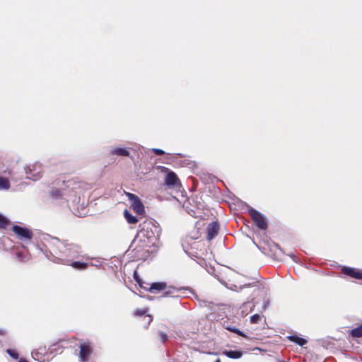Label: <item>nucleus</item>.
Segmentation results:
<instances>
[{
	"label": "nucleus",
	"instance_id": "b1692460",
	"mask_svg": "<svg viewBox=\"0 0 362 362\" xmlns=\"http://www.w3.org/2000/svg\"><path fill=\"white\" fill-rule=\"evenodd\" d=\"M226 329L232 332L238 334L239 336L246 337L245 334L243 332H241L240 329H237L235 327H227Z\"/></svg>",
	"mask_w": 362,
	"mask_h": 362
},
{
	"label": "nucleus",
	"instance_id": "aec40b11",
	"mask_svg": "<svg viewBox=\"0 0 362 362\" xmlns=\"http://www.w3.org/2000/svg\"><path fill=\"white\" fill-rule=\"evenodd\" d=\"M10 187V182L8 179L0 176V189H8Z\"/></svg>",
	"mask_w": 362,
	"mask_h": 362
},
{
	"label": "nucleus",
	"instance_id": "c756f323",
	"mask_svg": "<svg viewBox=\"0 0 362 362\" xmlns=\"http://www.w3.org/2000/svg\"><path fill=\"white\" fill-rule=\"evenodd\" d=\"M153 151L155 152L157 155H163L164 154V151L159 148H153Z\"/></svg>",
	"mask_w": 362,
	"mask_h": 362
},
{
	"label": "nucleus",
	"instance_id": "6ab92c4d",
	"mask_svg": "<svg viewBox=\"0 0 362 362\" xmlns=\"http://www.w3.org/2000/svg\"><path fill=\"white\" fill-rule=\"evenodd\" d=\"M124 216L129 223L134 224L138 222L137 218L132 216L127 209L124 211Z\"/></svg>",
	"mask_w": 362,
	"mask_h": 362
},
{
	"label": "nucleus",
	"instance_id": "2f4dec72",
	"mask_svg": "<svg viewBox=\"0 0 362 362\" xmlns=\"http://www.w3.org/2000/svg\"><path fill=\"white\" fill-rule=\"evenodd\" d=\"M215 362H221V361H220V359H219V358H218V359H216V361H215Z\"/></svg>",
	"mask_w": 362,
	"mask_h": 362
},
{
	"label": "nucleus",
	"instance_id": "7ed1b4c3",
	"mask_svg": "<svg viewBox=\"0 0 362 362\" xmlns=\"http://www.w3.org/2000/svg\"><path fill=\"white\" fill-rule=\"evenodd\" d=\"M85 183L77 180H69L66 182V189H64L62 191L55 190L52 192L53 197H69L72 196H76L80 194L81 189L84 187Z\"/></svg>",
	"mask_w": 362,
	"mask_h": 362
},
{
	"label": "nucleus",
	"instance_id": "f257e3e1",
	"mask_svg": "<svg viewBox=\"0 0 362 362\" xmlns=\"http://www.w3.org/2000/svg\"><path fill=\"white\" fill-rule=\"evenodd\" d=\"M46 246L54 257V261L58 260L64 264H68L72 259L79 257L82 252L79 245L61 241L54 237L47 240Z\"/></svg>",
	"mask_w": 362,
	"mask_h": 362
},
{
	"label": "nucleus",
	"instance_id": "9d476101",
	"mask_svg": "<svg viewBox=\"0 0 362 362\" xmlns=\"http://www.w3.org/2000/svg\"><path fill=\"white\" fill-rule=\"evenodd\" d=\"M27 178L32 179L33 180H37L41 177L40 165H35L33 168H28V170H26Z\"/></svg>",
	"mask_w": 362,
	"mask_h": 362
},
{
	"label": "nucleus",
	"instance_id": "7c9ffc66",
	"mask_svg": "<svg viewBox=\"0 0 362 362\" xmlns=\"http://www.w3.org/2000/svg\"><path fill=\"white\" fill-rule=\"evenodd\" d=\"M147 318H148V324H149L151 321H152V317L151 315H148L147 316Z\"/></svg>",
	"mask_w": 362,
	"mask_h": 362
},
{
	"label": "nucleus",
	"instance_id": "ddd939ff",
	"mask_svg": "<svg viewBox=\"0 0 362 362\" xmlns=\"http://www.w3.org/2000/svg\"><path fill=\"white\" fill-rule=\"evenodd\" d=\"M342 272L346 275L357 279H362V272L354 268L344 267L342 268Z\"/></svg>",
	"mask_w": 362,
	"mask_h": 362
},
{
	"label": "nucleus",
	"instance_id": "f3484780",
	"mask_svg": "<svg viewBox=\"0 0 362 362\" xmlns=\"http://www.w3.org/2000/svg\"><path fill=\"white\" fill-rule=\"evenodd\" d=\"M69 265H71L74 269H78V270H84L88 268V264L86 262H70Z\"/></svg>",
	"mask_w": 362,
	"mask_h": 362
},
{
	"label": "nucleus",
	"instance_id": "0eeeda50",
	"mask_svg": "<svg viewBox=\"0 0 362 362\" xmlns=\"http://www.w3.org/2000/svg\"><path fill=\"white\" fill-rule=\"evenodd\" d=\"M12 231L21 240H30L33 237V233L29 229L19 226H13L12 227Z\"/></svg>",
	"mask_w": 362,
	"mask_h": 362
},
{
	"label": "nucleus",
	"instance_id": "39448f33",
	"mask_svg": "<svg viewBox=\"0 0 362 362\" xmlns=\"http://www.w3.org/2000/svg\"><path fill=\"white\" fill-rule=\"evenodd\" d=\"M248 212L252 221L259 229L265 230L267 228L266 218L262 214L251 207L249 209Z\"/></svg>",
	"mask_w": 362,
	"mask_h": 362
},
{
	"label": "nucleus",
	"instance_id": "4468645a",
	"mask_svg": "<svg viewBox=\"0 0 362 362\" xmlns=\"http://www.w3.org/2000/svg\"><path fill=\"white\" fill-rule=\"evenodd\" d=\"M223 354L230 358L237 359L242 357L243 352L239 350H226Z\"/></svg>",
	"mask_w": 362,
	"mask_h": 362
},
{
	"label": "nucleus",
	"instance_id": "1a4fd4ad",
	"mask_svg": "<svg viewBox=\"0 0 362 362\" xmlns=\"http://www.w3.org/2000/svg\"><path fill=\"white\" fill-rule=\"evenodd\" d=\"M165 185L169 187H176L180 185V182L177 176L173 172H170L167 174L165 178Z\"/></svg>",
	"mask_w": 362,
	"mask_h": 362
},
{
	"label": "nucleus",
	"instance_id": "a211bd4d",
	"mask_svg": "<svg viewBox=\"0 0 362 362\" xmlns=\"http://www.w3.org/2000/svg\"><path fill=\"white\" fill-rule=\"evenodd\" d=\"M288 339L291 341L296 343L297 344H298L300 346H303L307 343L306 339L299 337L296 335L289 336Z\"/></svg>",
	"mask_w": 362,
	"mask_h": 362
},
{
	"label": "nucleus",
	"instance_id": "9b49d317",
	"mask_svg": "<svg viewBox=\"0 0 362 362\" xmlns=\"http://www.w3.org/2000/svg\"><path fill=\"white\" fill-rule=\"evenodd\" d=\"M219 226L217 222H211L210 223L206 228L207 230V236L206 238L208 240H211L218 232Z\"/></svg>",
	"mask_w": 362,
	"mask_h": 362
},
{
	"label": "nucleus",
	"instance_id": "f8f14e48",
	"mask_svg": "<svg viewBox=\"0 0 362 362\" xmlns=\"http://www.w3.org/2000/svg\"><path fill=\"white\" fill-rule=\"evenodd\" d=\"M144 244V242L139 243L136 246H133V242L132 243V245L130 247L133 249V251H135V255L138 258H141L144 256V254L146 252H148V247L151 246H146L144 247L142 245Z\"/></svg>",
	"mask_w": 362,
	"mask_h": 362
},
{
	"label": "nucleus",
	"instance_id": "cd10ccee",
	"mask_svg": "<svg viewBox=\"0 0 362 362\" xmlns=\"http://www.w3.org/2000/svg\"><path fill=\"white\" fill-rule=\"evenodd\" d=\"M6 352L14 359H17L18 358V354L11 349H7Z\"/></svg>",
	"mask_w": 362,
	"mask_h": 362
},
{
	"label": "nucleus",
	"instance_id": "6e6552de",
	"mask_svg": "<svg viewBox=\"0 0 362 362\" xmlns=\"http://www.w3.org/2000/svg\"><path fill=\"white\" fill-rule=\"evenodd\" d=\"M92 351V347L90 344L88 342H84L81 344L80 345V354L79 356L81 361H88V356L90 354Z\"/></svg>",
	"mask_w": 362,
	"mask_h": 362
},
{
	"label": "nucleus",
	"instance_id": "393cba45",
	"mask_svg": "<svg viewBox=\"0 0 362 362\" xmlns=\"http://www.w3.org/2000/svg\"><path fill=\"white\" fill-rule=\"evenodd\" d=\"M261 318V315H259V314H255L250 317V322L252 324H256L259 321Z\"/></svg>",
	"mask_w": 362,
	"mask_h": 362
},
{
	"label": "nucleus",
	"instance_id": "20e7f679",
	"mask_svg": "<svg viewBox=\"0 0 362 362\" xmlns=\"http://www.w3.org/2000/svg\"><path fill=\"white\" fill-rule=\"evenodd\" d=\"M254 303H262V310H265L269 304V296L267 290L264 286H259L255 288L253 291Z\"/></svg>",
	"mask_w": 362,
	"mask_h": 362
},
{
	"label": "nucleus",
	"instance_id": "412c9836",
	"mask_svg": "<svg viewBox=\"0 0 362 362\" xmlns=\"http://www.w3.org/2000/svg\"><path fill=\"white\" fill-rule=\"evenodd\" d=\"M134 279L136 280V281L139 284L141 288L148 291L149 288L147 287L148 284H145L141 281V280L138 276L136 272H134Z\"/></svg>",
	"mask_w": 362,
	"mask_h": 362
},
{
	"label": "nucleus",
	"instance_id": "bb28decb",
	"mask_svg": "<svg viewBox=\"0 0 362 362\" xmlns=\"http://www.w3.org/2000/svg\"><path fill=\"white\" fill-rule=\"evenodd\" d=\"M158 336H159L160 340L162 342H165L167 340V339H168V335L165 333L163 332H160L158 333Z\"/></svg>",
	"mask_w": 362,
	"mask_h": 362
},
{
	"label": "nucleus",
	"instance_id": "f03ea898",
	"mask_svg": "<svg viewBox=\"0 0 362 362\" xmlns=\"http://www.w3.org/2000/svg\"><path fill=\"white\" fill-rule=\"evenodd\" d=\"M160 229L153 222L146 223L140 233L133 240V246L144 242L143 247L151 246L156 242Z\"/></svg>",
	"mask_w": 362,
	"mask_h": 362
},
{
	"label": "nucleus",
	"instance_id": "2eb2a0df",
	"mask_svg": "<svg viewBox=\"0 0 362 362\" xmlns=\"http://www.w3.org/2000/svg\"><path fill=\"white\" fill-rule=\"evenodd\" d=\"M166 287V284L164 282H156L151 284V286L148 288V291L151 293H156L157 291L165 289Z\"/></svg>",
	"mask_w": 362,
	"mask_h": 362
},
{
	"label": "nucleus",
	"instance_id": "4be33fe9",
	"mask_svg": "<svg viewBox=\"0 0 362 362\" xmlns=\"http://www.w3.org/2000/svg\"><path fill=\"white\" fill-rule=\"evenodd\" d=\"M351 333L354 337H361L362 336V326L353 329Z\"/></svg>",
	"mask_w": 362,
	"mask_h": 362
},
{
	"label": "nucleus",
	"instance_id": "423d86ee",
	"mask_svg": "<svg viewBox=\"0 0 362 362\" xmlns=\"http://www.w3.org/2000/svg\"><path fill=\"white\" fill-rule=\"evenodd\" d=\"M126 195L134 212L139 215L143 214L145 211L144 206L139 198L136 195L129 192H127Z\"/></svg>",
	"mask_w": 362,
	"mask_h": 362
},
{
	"label": "nucleus",
	"instance_id": "a878e982",
	"mask_svg": "<svg viewBox=\"0 0 362 362\" xmlns=\"http://www.w3.org/2000/svg\"><path fill=\"white\" fill-rule=\"evenodd\" d=\"M8 224L7 219L0 214V228H5L6 226Z\"/></svg>",
	"mask_w": 362,
	"mask_h": 362
},
{
	"label": "nucleus",
	"instance_id": "dca6fc26",
	"mask_svg": "<svg viewBox=\"0 0 362 362\" xmlns=\"http://www.w3.org/2000/svg\"><path fill=\"white\" fill-rule=\"evenodd\" d=\"M110 154L117 155V156H129V152L125 148H115L111 150Z\"/></svg>",
	"mask_w": 362,
	"mask_h": 362
},
{
	"label": "nucleus",
	"instance_id": "c85d7f7f",
	"mask_svg": "<svg viewBox=\"0 0 362 362\" xmlns=\"http://www.w3.org/2000/svg\"><path fill=\"white\" fill-rule=\"evenodd\" d=\"M147 312L146 310H137L135 311V315H144Z\"/></svg>",
	"mask_w": 362,
	"mask_h": 362
},
{
	"label": "nucleus",
	"instance_id": "5701e85b",
	"mask_svg": "<svg viewBox=\"0 0 362 362\" xmlns=\"http://www.w3.org/2000/svg\"><path fill=\"white\" fill-rule=\"evenodd\" d=\"M176 292V289L174 288H168V290H166L163 295L162 296L163 297H170V296H172V297H174L175 296V293Z\"/></svg>",
	"mask_w": 362,
	"mask_h": 362
}]
</instances>
